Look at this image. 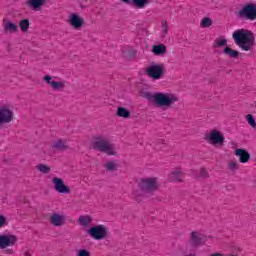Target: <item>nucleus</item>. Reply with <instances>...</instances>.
<instances>
[{"label":"nucleus","mask_w":256,"mask_h":256,"mask_svg":"<svg viewBox=\"0 0 256 256\" xmlns=\"http://www.w3.org/2000/svg\"><path fill=\"white\" fill-rule=\"evenodd\" d=\"M52 183L56 193H60L62 195H69V193H71V188L65 185V182L62 180V178L54 177L52 178Z\"/></svg>","instance_id":"obj_10"},{"label":"nucleus","mask_w":256,"mask_h":256,"mask_svg":"<svg viewBox=\"0 0 256 256\" xmlns=\"http://www.w3.org/2000/svg\"><path fill=\"white\" fill-rule=\"evenodd\" d=\"M146 99H153L154 103L158 107H171L173 104L177 103L179 99L172 93L156 92L153 95L149 92L144 94Z\"/></svg>","instance_id":"obj_2"},{"label":"nucleus","mask_w":256,"mask_h":256,"mask_svg":"<svg viewBox=\"0 0 256 256\" xmlns=\"http://www.w3.org/2000/svg\"><path fill=\"white\" fill-rule=\"evenodd\" d=\"M226 57H230V59H237L240 55L239 51L232 49L229 46H226L223 51Z\"/></svg>","instance_id":"obj_21"},{"label":"nucleus","mask_w":256,"mask_h":256,"mask_svg":"<svg viewBox=\"0 0 256 256\" xmlns=\"http://www.w3.org/2000/svg\"><path fill=\"white\" fill-rule=\"evenodd\" d=\"M207 243V236L203 235L201 231H192L190 233V243L186 244V251H196L197 247Z\"/></svg>","instance_id":"obj_5"},{"label":"nucleus","mask_w":256,"mask_h":256,"mask_svg":"<svg viewBox=\"0 0 256 256\" xmlns=\"http://www.w3.org/2000/svg\"><path fill=\"white\" fill-rule=\"evenodd\" d=\"M211 256H223V254H221V253H214Z\"/></svg>","instance_id":"obj_38"},{"label":"nucleus","mask_w":256,"mask_h":256,"mask_svg":"<svg viewBox=\"0 0 256 256\" xmlns=\"http://www.w3.org/2000/svg\"><path fill=\"white\" fill-rule=\"evenodd\" d=\"M49 0H28L27 3L34 11H41L42 7H45Z\"/></svg>","instance_id":"obj_18"},{"label":"nucleus","mask_w":256,"mask_h":256,"mask_svg":"<svg viewBox=\"0 0 256 256\" xmlns=\"http://www.w3.org/2000/svg\"><path fill=\"white\" fill-rule=\"evenodd\" d=\"M239 17L243 19H248V21H255L256 19V5L246 4L239 12Z\"/></svg>","instance_id":"obj_9"},{"label":"nucleus","mask_w":256,"mask_h":256,"mask_svg":"<svg viewBox=\"0 0 256 256\" xmlns=\"http://www.w3.org/2000/svg\"><path fill=\"white\" fill-rule=\"evenodd\" d=\"M152 51L154 55H163L167 51V46L163 44L154 45L152 47Z\"/></svg>","instance_id":"obj_25"},{"label":"nucleus","mask_w":256,"mask_h":256,"mask_svg":"<svg viewBox=\"0 0 256 256\" xmlns=\"http://www.w3.org/2000/svg\"><path fill=\"white\" fill-rule=\"evenodd\" d=\"M3 31L6 34L13 35L19 31V26L11 20L4 19L2 22Z\"/></svg>","instance_id":"obj_15"},{"label":"nucleus","mask_w":256,"mask_h":256,"mask_svg":"<svg viewBox=\"0 0 256 256\" xmlns=\"http://www.w3.org/2000/svg\"><path fill=\"white\" fill-rule=\"evenodd\" d=\"M234 155L238 157V161L240 163H249V160L251 159V154H249V151L243 148H238L235 150Z\"/></svg>","instance_id":"obj_17"},{"label":"nucleus","mask_w":256,"mask_h":256,"mask_svg":"<svg viewBox=\"0 0 256 256\" xmlns=\"http://www.w3.org/2000/svg\"><path fill=\"white\" fill-rule=\"evenodd\" d=\"M78 223L82 227H89V225H91V223H93V218H91V216H89V215H83V216L79 217Z\"/></svg>","instance_id":"obj_23"},{"label":"nucleus","mask_w":256,"mask_h":256,"mask_svg":"<svg viewBox=\"0 0 256 256\" xmlns=\"http://www.w3.org/2000/svg\"><path fill=\"white\" fill-rule=\"evenodd\" d=\"M206 139L211 145H223L225 143V136L221 134L218 130H212Z\"/></svg>","instance_id":"obj_12"},{"label":"nucleus","mask_w":256,"mask_h":256,"mask_svg":"<svg viewBox=\"0 0 256 256\" xmlns=\"http://www.w3.org/2000/svg\"><path fill=\"white\" fill-rule=\"evenodd\" d=\"M199 177H209V173L207 172V170H205V168L200 169Z\"/></svg>","instance_id":"obj_37"},{"label":"nucleus","mask_w":256,"mask_h":256,"mask_svg":"<svg viewBox=\"0 0 256 256\" xmlns=\"http://www.w3.org/2000/svg\"><path fill=\"white\" fill-rule=\"evenodd\" d=\"M92 147L96 151H100V153H105L109 156L117 155V147H115V144L111 143L109 137L104 135L97 136L93 141Z\"/></svg>","instance_id":"obj_3"},{"label":"nucleus","mask_w":256,"mask_h":256,"mask_svg":"<svg viewBox=\"0 0 256 256\" xmlns=\"http://www.w3.org/2000/svg\"><path fill=\"white\" fill-rule=\"evenodd\" d=\"M162 33L163 35H167L169 33V24H167V21L162 20Z\"/></svg>","instance_id":"obj_33"},{"label":"nucleus","mask_w":256,"mask_h":256,"mask_svg":"<svg viewBox=\"0 0 256 256\" xmlns=\"http://www.w3.org/2000/svg\"><path fill=\"white\" fill-rule=\"evenodd\" d=\"M246 121L248 122V124L250 125V127L255 128L256 127V122H255V118L253 117V115L248 114L246 116Z\"/></svg>","instance_id":"obj_32"},{"label":"nucleus","mask_w":256,"mask_h":256,"mask_svg":"<svg viewBox=\"0 0 256 256\" xmlns=\"http://www.w3.org/2000/svg\"><path fill=\"white\" fill-rule=\"evenodd\" d=\"M29 25H31V23L29 22V19L21 20L19 23L20 30L23 33H27V31H29Z\"/></svg>","instance_id":"obj_27"},{"label":"nucleus","mask_w":256,"mask_h":256,"mask_svg":"<svg viewBox=\"0 0 256 256\" xmlns=\"http://www.w3.org/2000/svg\"><path fill=\"white\" fill-rule=\"evenodd\" d=\"M234 43L242 49V51H251L255 47V33L248 29H238L232 34Z\"/></svg>","instance_id":"obj_1"},{"label":"nucleus","mask_w":256,"mask_h":256,"mask_svg":"<svg viewBox=\"0 0 256 256\" xmlns=\"http://www.w3.org/2000/svg\"><path fill=\"white\" fill-rule=\"evenodd\" d=\"M117 116L123 119H129L131 117V111L125 107H118Z\"/></svg>","instance_id":"obj_26"},{"label":"nucleus","mask_w":256,"mask_h":256,"mask_svg":"<svg viewBox=\"0 0 256 256\" xmlns=\"http://www.w3.org/2000/svg\"><path fill=\"white\" fill-rule=\"evenodd\" d=\"M49 221L54 227H63L65 225V216L60 213H53L49 216Z\"/></svg>","instance_id":"obj_16"},{"label":"nucleus","mask_w":256,"mask_h":256,"mask_svg":"<svg viewBox=\"0 0 256 256\" xmlns=\"http://www.w3.org/2000/svg\"><path fill=\"white\" fill-rule=\"evenodd\" d=\"M76 256H91V252H89L87 249H80L77 251Z\"/></svg>","instance_id":"obj_34"},{"label":"nucleus","mask_w":256,"mask_h":256,"mask_svg":"<svg viewBox=\"0 0 256 256\" xmlns=\"http://www.w3.org/2000/svg\"><path fill=\"white\" fill-rule=\"evenodd\" d=\"M17 244V236L13 234H1L0 235V249H2L5 255H13L15 250L11 247H15Z\"/></svg>","instance_id":"obj_4"},{"label":"nucleus","mask_w":256,"mask_h":256,"mask_svg":"<svg viewBox=\"0 0 256 256\" xmlns=\"http://www.w3.org/2000/svg\"><path fill=\"white\" fill-rule=\"evenodd\" d=\"M36 169L40 171V173L47 174L49 171H51V167L47 166L46 164H38L36 166Z\"/></svg>","instance_id":"obj_28"},{"label":"nucleus","mask_w":256,"mask_h":256,"mask_svg":"<svg viewBox=\"0 0 256 256\" xmlns=\"http://www.w3.org/2000/svg\"><path fill=\"white\" fill-rule=\"evenodd\" d=\"M146 75L153 79V81H159V79H163V75H165V70L162 64H152L146 68Z\"/></svg>","instance_id":"obj_7"},{"label":"nucleus","mask_w":256,"mask_h":256,"mask_svg":"<svg viewBox=\"0 0 256 256\" xmlns=\"http://www.w3.org/2000/svg\"><path fill=\"white\" fill-rule=\"evenodd\" d=\"M68 23L73 27V29L79 31L85 24V20L83 17L79 16V14L72 13L68 19Z\"/></svg>","instance_id":"obj_14"},{"label":"nucleus","mask_w":256,"mask_h":256,"mask_svg":"<svg viewBox=\"0 0 256 256\" xmlns=\"http://www.w3.org/2000/svg\"><path fill=\"white\" fill-rule=\"evenodd\" d=\"M107 233V226L103 224L93 226L88 230V235H90L92 239H95V241H101L103 239H106Z\"/></svg>","instance_id":"obj_8"},{"label":"nucleus","mask_w":256,"mask_h":256,"mask_svg":"<svg viewBox=\"0 0 256 256\" xmlns=\"http://www.w3.org/2000/svg\"><path fill=\"white\" fill-rule=\"evenodd\" d=\"M133 195H134V197H137V193H136V192H134V194H133Z\"/></svg>","instance_id":"obj_39"},{"label":"nucleus","mask_w":256,"mask_h":256,"mask_svg":"<svg viewBox=\"0 0 256 256\" xmlns=\"http://www.w3.org/2000/svg\"><path fill=\"white\" fill-rule=\"evenodd\" d=\"M168 181H183V173L181 170L171 172L168 176Z\"/></svg>","instance_id":"obj_24"},{"label":"nucleus","mask_w":256,"mask_h":256,"mask_svg":"<svg viewBox=\"0 0 256 256\" xmlns=\"http://www.w3.org/2000/svg\"><path fill=\"white\" fill-rule=\"evenodd\" d=\"M52 147L58 151H63V149H67V140L57 139L53 142Z\"/></svg>","instance_id":"obj_22"},{"label":"nucleus","mask_w":256,"mask_h":256,"mask_svg":"<svg viewBox=\"0 0 256 256\" xmlns=\"http://www.w3.org/2000/svg\"><path fill=\"white\" fill-rule=\"evenodd\" d=\"M43 81H45L54 91H63L65 89V81H55L53 76L45 75Z\"/></svg>","instance_id":"obj_13"},{"label":"nucleus","mask_w":256,"mask_h":256,"mask_svg":"<svg viewBox=\"0 0 256 256\" xmlns=\"http://www.w3.org/2000/svg\"><path fill=\"white\" fill-rule=\"evenodd\" d=\"M22 255L23 256H32L33 255V251L30 248H24L22 250Z\"/></svg>","instance_id":"obj_36"},{"label":"nucleus","mask_w":256,"mask_h":256,"mask_svg":"<svg viewBox=\"0 0 256 256\" xmlns=\"http://www.w3.org/2000/svg\"><path fill=\"white\" fill-rule=\"evenodd\" d=\"M5 225H7V218L0 214V229L5 227Z\"/></svg>","instance_id":"obj_35"},{"label":"nucleus","mask_w":256,"mask_h":256,"mask_svg":"<svg viewBox=\"0 0 256 256\" xmlns=\"http://www.w3.org/2000/svg\"><path fill=\"white\" fill-rule=\"evenodd\" d=\"M123 3H130L131 0H121ZM154 0H133V3L137 9H145L147 5L153 3Z\"/></svg>","instance_id":"obj_19"},{"label":"nucleus","mask_w":256,"mask_h":256,"mask_svg":"<svg viewBox=\"0 0 256 256\" xmlns=\"http://www.w3.org/2000/svg\"><path fill=\"white\" fill-rule=\"evenodd\" d=\"M213 25V21L210 18H203L200 27L206 28V27H211Z\"/></svg>","instance_id":"obj_31"},{"label":"nucleus","mask_w":256,"mask_h":256,"mask_svg":"<svg viewBox=\"0 0 256 256\" xmlns=\"http://www.w3.org/2000/svg\"><path fill=\"white\" fill-rule=\"evenodd\" d=\"M105 167H106L107 171H116V169H117V167H119V165L117 164L116 161H110L105 164Z\"/></svg>","instance_id":"obj_29"},{"label":"nucleus","mask_w":256,"mask_h":256,"mask_svg":"<svg viewBox=\"0 0 256 256\" xmlns=\"http://www.w3.org/2000/svg\"><path fill=\"white\" fill-rule=\"evenodd\" d=\"M228 169L230 171H237L239 169V162L235 160H231L228 162Z\"/></svg>","instance_id":"obj_30"},{"label":"nucleus","mask_w":256,"mask_h":256,"mask_svg":"<svg viewBox=\"0 0 256 256\" xmlns=\"http://www.w3.org/2000/svg\"><path fill=\"white\" fill-rule=\"evenodd\" d=\"M226 45H227V38L220 36L213 41L212 48L221 49V47H225Z\"/></svg>","instance_id":"obj_20"},{"label":"nucleus","mask_w":256,"mask_h":256,"mask_svg":"<svg viewBox=\"0 0 256 256\" xmlns=\"http://www.w3.org/2000/svg\"><path fill=\"white\" fill-rule=\"evenodd\" d=\"M14 114L9 109V106L0 105V125H7L13 122Z\"/></svg>","instance_id":"obj_11"},{"label":"nucleus","mask_w":256,"mask_h":256,"mask_svg":"<svg viewBox=\"0 0 256 256\" xmlns=\"http://www.w3.org/2000/svg\"><path fill=\"white\" fill-rule=\"evenodd\" d=\"M139 187L146 193H155L161 187V182L157 177L143 178L139 183Z\"/></svg>","instance_id":"obj_6"}]
</instances>
